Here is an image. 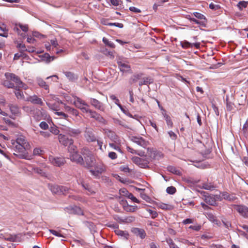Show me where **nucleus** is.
I'll use <instances>...</instances> for the list:
<instances>
[{
  "instance_id": "1",
  "label": "nucleus",
  "mask_w": 248,
  "mask_h": 248,
  "mask_svg": "<svg viewBox=\"0 0 248 248\" xmlns=\"http://www.w3.org/2000/svg\"><path fill=\"white\" fill-rule=\"evenodd\" d=\"M5 79L2 82V85L8 88L23 87V83L20 80L18 76L11 73H5Z\"/></svg>"
},
{
  "instance_id": "2",
  "label": "nucleus",
  "mask_w": 248,
  "mask_h": 248,
  "mask_svg": "<svg viewBox=\"0 0 248 248\" xmlns=\"http://www.w3.org/2000/svg\"><path fill=\"white\" fill-rule=\"evenodd\" d=\"M143 158L138 156H134L131 158L133 163L141 168H147L149 167L148 164L150 162V157L145 154Z\"/></svg>"
},
{
  "instance_id": "3",
  "label": "nucleus",
  "mask_w": 248,
  "mask_h": 248,
  "mask_svg": "<svg viewBox=\"0 0 248 248\" xmlns=\"http://www.w3.org/2000/svg\"><path fill=\"white\" fill-rule=\"evenodd\" d=\"M13 146V148L16 152L17 154L14 153V155L16 156H18L20 158H26L28 155L27 153V150H29L27 148L22 146V145H18L17 144H15Z\"/></svg>"
},
{
  "instance_id": "4",
  "label": "nucleus",
  "mask_w": 248,
  "mask_h": 248,
  "mask_svg": "<svg viewBox=\"0 0 248 248\" xmlns=\"http://www.w3.org/2000/svg\"><path fill=\"white\" fill-rule=\"evenodd\" d=\"M130 140L133 142L137 144L139 146L146 149H147L148 152L151 151V149L147 148L149 144V142L145 140L142 137L140 136H131Z\"/></svg>"
},
{
  "instance_id": "5",
  "label": "nucleus",
  "mask_w": 248,
  "mask_h": 248,
  "mask_svg": "<svg viewBox=\"0 0 248 248\" xmlns=\"http://www.w3.org/2000/svg\"><path fill=\"white\" fill-rule=\"evenodd\" d=\"M73 104L76 107L81 109L83 113H86L89 108H88L89 105L84 100L77 97L74 98Z\"/></svg>"
},
{
  "instance_id": "6",
  "label": "nucleus",
  "mask_w": 248,
  "mask_h": 248,
  "mask_svg": "<svg viewBox=\"0 0 248 248\" xmlns=\"http://www.w3.org/2000/svg\"><path fill=\"white\" fill-rule=\"evenodd\" d=\"M201 194L202 195V199L206 203L213 206L217 205V200L215 196L210 195L205 192H202Z\"/></svg>"
},
{
  "instance_id": "7",
  "label": "nucleus",
  "mask_w": 248,
  "mask_h": 248,
  "mask_svg": "<svg viewBox=\"0 0 248 248\" xmlns=\"http://www.w3.org/2000/svg\"><path fill=\"white\" fill-rule=\"evenodd\" d=\"M233 208L239 214L245 218H248V207L244 205L232 204Z\"/></svg>"
},
{
  "instance_id": "8",
  "label": "nucleus",
  "mask_w": 248,
  "mask_h": 248,
  "mask_svg": "<svg viewBox=\"0 0 248 248\" xmlns=\"http://www.w3.org/2000/svg\"><path fill=\"white\" fill-rule=\"evenodd\" d=\"M105 169L101 164L94 163L93 168H90V171L91 174L96 177L99 176L104 171Z\"/></svg>"
},
{
  "instance_id": "9",
  "label": "nucleus",
  "mask_w": 248,
  "mask_h": 248,
  "mask_svg": "<svg viewBox=\"0 0 248 248\" xmlns=\"http://www.w3.org/2000/svg\"><path fill=\"white\" fill-rule=\"evenodd\" d=\"M86 113H89L91 118L94 119L95 120H96L100 123L103 124H106V120L96 111L88 108Z\"/></svg>"
},
{
  "instance_id": "10",
  "label": "nucleus",
  "mask_w": 248,
  "mask_h": 248,
  "mask_svg": "<svg viewBox=\"0 0 248 248\" xmlns=\"http://www.w3.org/2000/svg\"><path fill=\"white\" fill-rule=\"evenodd\" d=\"M88 153L84 156L85 163L86 166L88 168H93L95 163V160L93 155L90 153L89 151H87Z\"/></svg>"
},
{
  "instance_id": "11",
  "label": "nucleus",
  "mask_w": 248,
  "mask_h": 248,
  "mask_svg": "<svg viewBox=\"0 0 248 248\" xmlns=\"http://www.w3.org/2000/svg\"><path fill=\"white\" fill-rule=\"evenodd\" d=\"M49 160L52 165L57 167H61L65 162L63 157H55L52 155L49 156Z\"/></svg>"
},
{
  "instance_id": "12",
  "label": "nucleus",
  "mask_w": 248,
  "mask_h": 248,
  "mask_svg": "<svg viewBox=\"0 0 248 248\" xmlns=\"http://www.w3.org/2000/svg\"><path fill=\"white\" fill-rule=\"evenodd\" d=\"M11 143L13 145H14L15 144H17L18 145H22V146H24V147L28 149L30 148V144L27 141L25 137L22 136H20L17 138L16 140H12Z\"/></svg>"
},
{
  "instance_id": "13",
  "label": "nucleus",
  "mask_w": 248,
  "mask_h": 248,
  "mask_svg": "<svg viewBox=\"0 0 248 248\" xmlns=\"http://www.w3.org/2000/svg\"><path fill=\"white\" fill-rule=\"evenodd\" d=\"M84 137L88 142H94L96 140V138L93 132V130L91 128H86Z\"/></svg>"
},
{
  "instance_id": "14",
  "label": "nucleus",
  "mask_w": 248,
  "mask_h": 248,
  "mask_svg": "<svg viewBox=\"0 0 248 248\" xmlns=\"http://www.w3.org/2000/svg\"><path fill=\"white\" fill-rule=\"evenodd\" d=\"M58 139L60 143L64 146H67L68 145L74 143L73 139H69L65 135L62 134L59 135Z\"/></svg>"
},
{
  "instance_id": "15",
  "label": "nucleus",
  "mask_w": 248,
  "mask_h": 248,
  "mask_svg": "<svg viewBox=\"0 0 248 248\" xmlns=\"http://www.w3.org/2000/svg\"><path fill=\"white\" fill-rule=\"evenodd\" d=\"M79 183L80 184L83 188L87 191L88 195H93L95 193V189L89 184L86 183L83 180H79Z\"/></svg>"
},
{
  "instance_id": "16",
  "label": "nucleus",
  "mask_w": 248,
  "mask_h": 248,
  "mask_svg": "<svg viewBox=\"0 0 248 248\" xmlns=\"http://www.w3.org/2000/svg\"><path fill=\"white\" fill-rule=\"evenodd\" d=\"M69 158L72 161L75 162L79 164H84V161L82 156L78 152L72 153L69 155Z\"/></svg>"
},
{
  "instance_id": "17",
  "label": "nucleus",
  "mask_w": 248,
  "mask_h": 248,
  "mask_svg": "<svg viewBox=\"0 0 248 248\" xmlns=\"http://www.w3.org/2000/svg\"><path fill=\"white\" fill-rule=\"evenodd\" d=\"M90 103L95 108L102 111L105 110V107L103 104L96 99L91 98Z\"/></svg>"
},
{
  "instance_id": "18",
  "label": "nucleus",
  "mask_w": 248,
  "mask_h": 248,
  "mask_svg": "<svg viewBox=\"0 0 248 248\" xmlns=\"http://www.w3.org/2000/svg\"><path fill=\"white\" fill-rule=\"evenodd\" d=\"M117 64L121 72L131 73V67L127 63L118 61H117Z\"/></svg>"
},
{
  "instance_id": "19",
  "label": "nucleus",
  "mask_w": 248,
  "mask_h": 248,
  "mask_svg": "<svg viewBox=\"0 0 248 248\" xmlns=\"http://www.w3.org/2000/svg\"><path fill=\"white\" fill-rule=\"evenodd\" d=\"M131 232L136 236L139 237L142 239H144L146 236V232L143 229L133 228L132 229Z\"/></svg>"
},
{
  "instance_id": "20",
  "label": "nucleus",
  "mask_w": 248,
  "mask_h": 248,
  "mask_svg": "<svg viewBox=\"0 0 248 248\" xmlns=\"http://www.w3.org/2000/svg\"><path fill=\"white\" fill-rule=\"evenodd\" d=\"M27 101L31 102V103L41 106L44 105V103L41 98L38 97L36 95L30 96L27 98Z\"/></svg>"
},
{
  "instance_id": "21",
  "label": "nucleus",
  "mask_w": 248,
  "mask_h": 248,
  "mask_svg": "<svg viewBox=\"0 0 248 248\" xmlns=\"http://www.w3.org/2000/svg\"><path fill=\"white\" fill-rule=\"evenodd\" d=\"M60 103L62 104V102L61 101H57L54 103L46 102V105L50 109L56 111L60 109L59 105Z\"/></svg>"
},
{
  "instance_id": "22",
  "label": "nucleus",
  "mask_w": 248,
  "mask_h": 248,
  "mask_svg": "<svg viewBox=\"0 0 248 248\" xmlns=\"http://www.w3.org/2000/svg\"><path fill=\"white\" fill-rule=\"evenodd\" d=\"M8 107L12 114L17 115L20 113V109L17 105L9 104Z\"/></svg>"
},
{
  "instance_id": "23",
  "label": "nucleus",
  "mask_w": 248,
  "mask_h": 248,
  "mask_svg": "<svg viewBox=\"0 0 248 248\" xmlns=\"http://www.w3.org/2000/svg\"><path fill=\"white\" fill-rule=\"evenodd\" d=\"M162 114L164 116V117L165 119V121L166 122V123H167L168 126L170 128L172 127L173 123L171 121V119L169 115L167 114L166 110L165 109H163Z\"/></svg>"
},
{
  "instance_id": "24",
  "label": "nucleus",
  "mask_w": 248,
  "mask_h": 248,
  "mask_svg": "<svg viewBox=\"0 0 248 248\" xmlns=\"http://www.w3.org/2000/svg\"><path fill=\"white\" fill-rule=\"evenodd\" d=\"M128 152L133 154H136L140 156H143L145 155V152L142 150H136L130 147L127 146L126 147Z\"/></svg>"
},
{
  "instance_id": "25",
  "label": "nucleus",
  "mask_w": 248,
  "mask_h": 248,
  "mask_svg": "<svg viewBox=\"0 0 248 248\" xmlns=\"http://www.w3.org/2000/svg\"><path fill=\"white\" fill-rule=\"evenodd\" d=\"M142 75L143 74L142 73L135 74L133 75L129 79V83L132 84L137 82L138 80H140Z\"/></svg>"
},
{
  "instance_id": "26",
  "label": "nucleus",
  "mask_w": 248,
  "mask_h": 248,
  "mask_svg": "<svg viewBox=\"0 0 248 248\" xmlns=\"http://www.w3.org/2000/svg\"><path fill=\"white\" fill-rule=\"evenodd\" d=\"M153 82V81L151 78L149 77H143L141 78L140 82L139 85L142 86L143 85H147L151 84Z\"/></svg>"
},
{
  "instance_id": "27",
  "label": "nucleus",
  "mask_w": 248,
  "mask_h": 248,
  "mask_svg": "<svg viewBox=\"0 0 248 248\" xmlns=\"http://www.w3.org/2000/svg\"><path fill=\"white\" fill-rule=\"evenodd\" d=\"M37 83L38 85L46 90H48L49 86L46 82L41 78H37Z\"/></svg>"
},
{
  "instance_id": "28",
  "label": "nucleus",
  "mask_w": 248,
  "mask_h": 248,
  "mask_svg": "<svg viewBox=\"0 0 248 248\" xmlns=\"http://www.w3.org/2000/svg\"><path fill=\"white\" fill-rule=\"evenodd\" d=\"M81 133V131L78 129H74L70 127L69 130L68 134L69 136L72 137H77Z\"/></svg>"
},
{
  "instance_id": "29",
  "label": "nucleus",
  "mask_w": 248,
  "mask_h": 248,
  "mask_svg": "<svg viewBox=\"0 0 248 248\" xmlns=\"http://www.w3.org/2000/svg\"><path fill=\"white\" fill-rule=\"evenodd\" d=\"M67 212L70 214H80L81 212V209L75 206L74 207L66 208V209Z\"/></svg>"
},
{
  "instance_id": "30",
  "label": "nucleus",
  "mask_w": 248,
  "mask_h": 248,
  "mask_svg": "<svg viewBox=\"0 0 248 248\" xmlns=\"http://www.w3.org/2000/svg\"><path fill=\"white\" fill-rule=\"evenodd\" d=\"M115 232L117 235L123 236L126 239H127L128 238L129 234L126 231H123L119 229H116L115 230Z\"/></svg>"
},
{
  "instance_id": "31",
  "label": "nucleus",
  "mask_w": 248,
  "mask_h": 248,
  "mask_svg": "<svg viewBox=\"0 0 248 248\" xmlns=\"http://www.w3.org/2000/svg\"><path fill=\"white\" fill-rule=\"evenodd\" d=\"M20 88H16L15 89L14 93L18 99H21L24 98V94L22 92L19 90Z\"/></svg>"
},
{
  "instance_id": "32",
  "label": "nucleus",
  "mask_w": 248,
  "mask_h": 248,
  "mask_svg": "<svg viewBox=\"0 0 248 248\" xmlns=\"http://www.w3.org/2000/svg\"><path fill=\"white\" fill-rule=\"evenodd\" d=\"M3 238L4 240L7 241L15 242L16 239V235L5 234L3 236Z\"/></svg>"
},
{
  "instance_id": "33",
  "label": "nucleus",
  "mask_w": 248,
  "mask_h": 248,
  "mask_svg": "<svg viewBox=\"0 0 248 248\" xmlns=\"http://www.w3.org/2000/svg\"><path fill=\"white\" fill-rule=\"evenodd\" d=\"M215 186H214L211 183H203L202 184V188L209 190H213L215 189Z\"/></svg>"
},
{
  "instance_id": "34",
  "label": "nucleus",
  "mask_w": 248,
  "mask_h": 248,
  "mask_svg": "<svg viewBox=\"0 0 248 248\" xmlns=\"http://www.w3.org/2000/svg\"><path fill=\"white\" fill-rule=\"evenodd\" d=\"M67 146H68V150L70 154L78 152L77 147L75 145L73 144V143L69 144Z\"/></svg>"
},
{
  "instance_id": "35",
  "label": "nucleus",
  "mask_w": 248,
  "mask_h": 248,
  "mask_svg": "<svg viewBox=\"0 0 248 248\" xmlns=\"http://www.w3.org/2000/svg\"><path fill=\"white\" fill-rule=\"evenodd\" d=\"M166 242L169 245L170 248H179L173 241L171 238L166 239Z\"/></svg>"
},
{
  "instance_id": "36",
  "label": "nucleus",
  "mask_w": 248,
  "mask_h": 248,
  "mask_svg": "<svg viewBox=\"0 0 248 248\" xmlns=\"http://www.w3.org/2000/svg\"><path fill=\"white\" fill-rule=\"evenodd\" d=\"M64 74L65 76L70 80H74L77 78V77L75 76V75L70 72H64Z\"/></svg>"
},
{
  "instance_id": "37",
  "label": "nucleus",
  "mask_w": 248,
  "mask_h": 248,
  "mask_svg": "<svg viewBox=\"0 0 248 248\" xmlns=\"http://www.w3.org/2000/svg\"><path fill=\"white\" fill-rule=\"evenodd\" d=\"M103 42L106 45L108 46L111 48H114L115 46V45L112 42L109 41L105 37L103 38Z\"/></svg>"
},
{
  "instance_id": "38",
  "label": "nucleus",
  "mask_w": 248,
  "mask_h": 248,
  "mask_svg": "<svg viewBox=\"0 0 248 248\" xmlns=\"http://www.w3.org/2000/svg\"><path fill=\"white\" fill-rule=\"evenodd\" d=\"M50 189L54 193H57L60 192V186L57 185L51 186Z\"/></svg>"
},
{
  "instance_id": "39",
  "label": "nucleus",
  "mask_w": 248,
  "mask_h": 248,
  "mask_svg": "<svg viewBox=\"0 0 248 248\" xmlns=\"http://www.w3.org/2000/svg\"><path fill=\"white\" fill-rule=\"evenodd\" d=\"M34 172L42 176H46V172L44 170L39 168H33Z\"/></svg>"
},
{
  "instance_id": "40",
  "label": "nucleus",
  "mask_w": 248,
  "mask_h": 248,
  "mask_svg": "<svg viewBox=\"0 0 248 248\" xmlns=\"http://www.w3.org/2000/svg\"><path fill=\"white\" fill-rule=\"evenodd\" d=\"M118 107L124 113L130 117H132V115L128 112V110L124 108L121 104H119Z\"/></svg>"
},
{
  "instance_id": "41",
  "label": "nucleus",
  "mask_w": 248,
  "mask_h": 248,
  "mask_svg": "<svg viewBox=\"0 0 248 248\" xmlns=\"http://www.w3.org/2000/svg\"><path fill=\"white\" fill-rule=\"evenodd\" d=\"M166 191L170 194H173L176 192V189L175 187L171 186L167 188Z\"/></svg>"
},
{
  "instance_id": "42",
  "label": "nucleus",
  "mask_w": 248,
  "mask_h": 248,
  "mask_svg": "<svg viewBox=\"0 0 248 248\" xmlns=\"http://www.w3.org/2000/svg\"><path fill=\"white\" fill-rule=\"evenodd\" d=\"M49 131L54 135H58L59 134L60 131L58 129V128L56 126H52L49 128Z\"/></svg>"
},
{
  "instance_id": "43",
  "label": "nucleus",
  "mask_w": 248,
  "mask_h": 248,
  "mask_svg": "<svg viewBox=\"0 0 248 248\" xmlns=\"http://www.w3.org/2000/svg\"><path fill=\"white\" fill-rule=\"evenodd\" d=\"M237 6L240 10H242L244 8L247 7V3L246 1H240L238 3Z\"/></svg>"
},
{
  "instance_id": "44",
  "label": "nucleus",
  "mask_w": 248,
  "mask_h": 248,
  "mask_svg": "<svg viewBox=\"0 0 248 248\" xmlns=\"http://www.w3.org/2000/svg\"><path fill=\"white\" fill-rule=\"evenodd\" d=\"M168 170L174 174H178L179 173V171L173 166H169L168 167Z\"/></svg>"
},
{
  "instance_id": "45",
  "label": "nucleus",
  "mask_w": 248,
  "mask_h": 248,
  "mask_svg": "<svg viewBox=\"0 0 248 248\" xmlns=\"http://www.w3.org/2000/svg\"><path fill=\"white\" fill-rule=\"evenodd\" d=\"M127 197L135 202H136V203L140 202L139 200H138L135 197H134V195L131 193H128L127 195Z\"/></svg>"
},
{
  "instance_id": "46",
  "label": "nucleus",
  "mask_w": 248,
  "mask_h": 248,
  "mask_svg": "<svg viewBox=\"0 0 248 248\" xmlns=\"http://www.w3.org/2000/svg\"><path fill=\"white\" fill-rule=\"evenodd\" d=\"M181 46L183 48H185L191 47V43L186 41H184L181 42Z\"/></svg>"
},
{
  "instance_id": "47",
  "label": "nucleus",
  "mask_w": 248,
  "mask_h": 248,
  "mask_svg": "<svg viewBox=\"0 0 248 248\" xmlns=\"http://www.w3.org/2000/svg\"><path fill=\"white\" fill-rule=\"evenodd\" d=\"M135 220V218L133 217H127L124 219V220H122V222L124 223H131L134 221Z\"/></svg>"
},
{
  "instance_id": "48",
  "label": "nucleus",
  "mask_w": 248,
  "mask_h": 248,
  "mask_svg": "<svg viewBox=\"0 0 248 248\" xmlns=\"http://www.w3.org/2000/svg\"><path fill=\"white\" fill-rule=\"evenodd\" d=\"M43 152V150H41L40 148H36L33 150V155H39L42 154Z\"/></svg>"
},
{
  "instance_id": "49",
  "label": "nucleus",
  "mask_w": 248,
  "mask_h": 248,
  "mask_svg": "<svg viewBox=\"0 0 248 248\" xmlns=\"http://www.w3.org/2000/svg\"><path fill=\"white\" fill-rule=\"evenodd\" d=\"M113 122L115 124H118L124 127H126V125L124 124V122L118 119H114L113 120Z\"/></svg>"
},
{
  "instance_id": "50",
  "label": "nucleus",
  "mask_w": 248,
  "mask_h": 248,
  "mask_svg": "<svg viewBox=\"0 0 248 248\" xmlns=\"http://www.w3.org/2000/svg\"><path fill=\"white\" fill-rule=\"evenodd\" d=\"M50 44L51 45V46H52L53 47L56 48L59 46L57 40L55 38L50 40Z\"/></svg>"
},
{
  "instance_id": "51",
  "label": "nucleus",
  "mask_w": 248,
  "mask_h": 248,
  "mask_svg": "<svg viewBox=\"0 0 248 248\" xmlns=\"http://www.w3.org/2000/svg\"><path fill=\"white\" fill-rule=\"evenodd\" d=\"M49 232L52 233L53 234V235L56 236H58V237H62L63 238H64V236L60 232L55 231V230H49Z\"/></svg>"
},
{
  "instance_id": "52",
  "label": "nucleus",
  "mask_w": 248,
  "mask_h": 248,
  "mask_svg": "<svg viewBox=\"0 0 248 248\" xmlns=\"http://www.w3.org/2000/svg\"><path fill=\"white\" fill-rule=\"evenodd\" d=\"M233 106L234 104L228 101L227 100V105H226V108L227 109L228 111H231L233 108Z\"/></svg>"
},
{
  "instance_id": "53",
  "label": "nucleus",
  "mask_w": 248,
  "mask_h": 248,
  "mask_svg": "<svg viewBox=\"0 0 248 248\" xmlns=\"http://www.w3.org/2000/svg\"><path fill=\"white\" fill-rule=\"evenodd\" d=\"M17 47L18 48L21 52L26 51L25 45L21 43H18L17 45Z\"/></svg>"
},
{
  "instance_id": "54",
  "label": "nucleus",
  "mask_w": 248,
  "mask_h": 248,
  "mask_svg": "<svg viewBox=\"0 0 248 248\" xmlns=\"http://www.w3.org/2000/svg\"><path fill=\"white\" fill-rule=\"evenodd\" d=\"M40 127L44 130H46L48 128V125L46 122H42L39 124Z\"/></svg>"
},
{
  "instance_id": "55",
  "label": "nucleus",
  "mask_w": 248,
  "mask_h": 248,
  "mask_svg": "<svg viewBox=\"0 0 248 248\" xmlns=\"http://www.w3.org/2000/svg\"><path fill=\"white\" fill-rule=\"evenodd\" d=\"M147 211L150 213V214L152 216V217L153 218H155L157 217L158 214L155 211L152 210L151 209H148Z\"/></svg>"
},
{
  "instance_id": "56",
  "label": "nucleus",
  "mask_w": 248,
  "mask_h": 248,
  "mask_svg": "<svg viewBox=\"0 0 248 248\" xmlns=\"http://www.w3.org/2000/svg\"><path fill=\"white\" fill-rule=\"evenodd\" d=\"M193 15L196 17H197V18L200 19H205V16L203 15H202L201 13H198V12L194 13Z\"/></svg>"
},
{
  "instance_id": "57",
  "label": "nucleus",
  "mask_w": 248,
  "mask_h": 248,
  "mask_svg": "<svg viewBox=\"0 0 248 248\" xmlns=\"http://www.w3.org/2000/svg\"><path fill=\"white\" fill-rule=\"evenodd\" d=\"M110 98L114 101V103L118 106L119 104H120L119 103V100L115 96V95L112 94L110 95L109 96Z\"/></svg>"
},
{
  "instance_id": "58",
  "label": "nucleus",
  "mask_w": 248,
  "mask_h": 248,
  "mask_svg": "<svg viewBox=\"0 0 248 248\" xmlns=\"http://www.w3.org/2000/svg\"><path fill=\"white\" fill-rule=\"evenodd\" d=\"M55 114L59 116L62 117L65 119L68 117V115L62 112H58L56 111L55 112Z\"/></svg>"
},
{
  "instance_id": "59",
  "label": "nucleus",
  "mask_w": 248,
  "mask_h": 248,
  "mask_svg": "<svg viewBox=\"0 0 248 248\" xmlns=\"http://www.w3.org/2000/svg\"><path fill=\"white\" fill-rule=\"evenodd\" d=\"M222 197L223 199L230 201L233 200L232 198L231 197L230 195L226 192L222 193Z\"/></svg>"
},
{
  "instance_id": "60",
  "label": "nucleus",
  "mask_w": 248,
  "mask_h": 248,
  "mask_svg": "<svg viewBox=\"0 0 248 248\" xmlns=\"http://www.w3.org/2000/svg\"><path fill=\"white\" fill-rule=\"evenodd\" d=\"M120 170L124 171V172H129L130 169L127 166H122L120 168Z\"/></svg>"
},
{
  "instance_id": "61",
  "label": "nucleus",
  "mask_w": 248,
  "mask_h": 248,
  "mask_svg": "<svg viewBox=\"0 0 248 248\" xmlns=\"http://www.w3.org/2000/svg\"><path fill=\"white\" fill-rule=\"evenodd\" d=\"M141 197L147 202H150V198L145 193H140Z\"/></svg>"
},
{
  "instance_id": "62",
  "label": "nucleus",
  "mask_w": 248,
  "mask_h": 248,
  "mask_svg": "<svg viewBox=\"0 0 248 248\" xmlns=\"http://www.w3.org/2000/svg\"><path fill=\"white\" fill-rule=\"evenodd\" d=\"M40 134L45 138H48L51 135L50 133L48 132L43 131H40Z\"/></svg>"
},
{
  "instance_id": "63",
  "label": "nucleus",
  "mask_w": 248,
  "mask_h": 248,
  "mask_svg": "<svg viewBox=\"0 0 248 248\" xmlns=\"http://www.w3.org/2000/svg\"><path fill=\"white\" fill-rule=\"evenodd\" d=\"M108 156L112 159H115L117 157V154L116 153L113 152H109L108 154Z\"/></svg>"
},
{
  "instance_id": "64",
  "label": "nucleus",
  "mask_w": 248,
  "mask_h": 248,
  "mask_svg": "<svg viewBox=\"0 0 248 248\" xmlns=\"http://www.w3.org/2000/svg\"><path fill=\"white\" fill-rule=\"evenodd\" d=\"M69 112L75 116H77L78 115V111L74 108H72Z\"/></svg>"
}]
</instances>
